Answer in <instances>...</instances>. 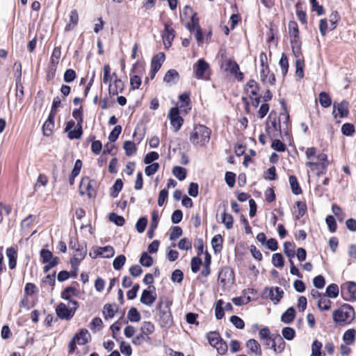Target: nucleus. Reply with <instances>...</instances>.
Instances as JSON below:
<instances>
[{
  "instance_id": "nucleus-19",
  "label": "nucleus",
  "mask_w": 356,
  "mask_h": 356,
  "mask_svg": "<svg viewBox=\"0 0 356 356\" xmlns=\"http://www.w3.org/2000/svg\"><path fill=\"white\" fill-rule=\"evenodd\" d=\"M85 184L88 197H92L95 195V180L90 179L88 177L83 178L81 183V187H83Z\"/></svg>"
},
{
  "instance_id": "nucleus-9",
  "label": "nucleus",
  "mask_w": 356,
  "mask_h": 356,
  "mask_svg": "<svg viewBox=\"0 0 356 356\" xmlns=\"http://www.w3.org/2000/svg\"><path fill=\"white\" fill-rule=\"evenodd\" d=\"M150 288H152L154 291H151L147 289L143 290L140 299L141 303L147 306H151L156 299L155 287L154 286H149V289Z\"/></svg>"
},
{
  "instance_id": "nucleus-46",
  "label": "nucleus",
  "mask_w": 356,
  "mask_h": 356,
  "mask_svg": "<svg viewBox=\"0 0 356 356\" xmlns=\"http://www.w3.org/2000/svg\"><path fill=\"white\" fill-rule=\"evenodd\" d=\"M272 263L275 267L282 268L284 264V258L280 253H275L272 257Z\"/></svg>"
},
{
  "instance_id": "nucleus-43",
  "label": "nucleus",
  "mask_w": 356,
  "mask_h": 356,
  "mask_svg": "<svg viewBox=\"0 0 356 356\" xmlns=\"http://www.w3.org/2000/svg\"><path fill=\"white\" fill-rule=\"evenodd\" d=\"M159 316H160V318L162 321V322H161L162 325H167L171 323V322H172V317H171V314H170V311H168V310H165V311L160 310V312H159Z\"/></svg>"
},
{
  "instance_id": "nucleus-12",
  "label": "nucleus",
  "mask_w": 356,
  "mask_h": 356,
  "mask_svg": "<svg viewBox=\"0 0 356 356\" xmlns=\"http://www.w3.org/2000/svg\"><path fill=\"white\" fill-rule=\"evenodd\" d=\"M175 36L174 29L169 24H165V29L162 38L165 47H170Z\"/></svg>"
},
{
  "instance_id": "nucleus-15",
  "label": "nucleus",
  "mask_w": 356,
  "mask_h": 356,
  "mask_svg": "<svg viewBox=\"0 0 356 356\" xmlns=\"http://www.w3.org/2000/svg\"><path fill=\"white\" fill-rule=\"evenodd\" d=\"M209 68V64L203 59H200L194 65L193 70L197 79H204V74Z\"/></svg>"
},
{
  "instance_id": "nucleus-64",
  "label": "nucleus",
  "mask_w": 356,
  "mask_h": 356,
  "mask_svg": "<svg viewBox=\"0 0 356 356\" xmlns=\"http://www.w3.org/2000/svg\"><path fill=\"white\" fill-rule=\"evenodd\" d=\"M120 349L121 353L126 356H130L132 353L131 346L124 341H120Z\"/></svg>"
},
{
  "instance_id": "nucleus-23",
  "label": "nucleus",
  "mask_w": 356,
  "mask_h": 356,
  "mask_svg": "<svg viewBox=\"0 0 356 356\" xmlns=\"http://www.w3.org/2000/svg\"><path fill=\"white\" fill-rule=\"evenodd\" d=\"M79 14L76 10H72L70 14V23L65 28V31L72 30L78 24Z\"/></svg>"
},
{
  "instance_id": "nucleus-11",
  "label": "nucleus",
  "mask_w": 356,
  "mask_h": 356,
  "mask_svg": "<svg viewBox=\"0 0 356 356\" xmlns=\"http://www.w3.org/2000/svg\"><path fill=\"white\" fill-rule=\"evenodd\" d=\"M56 314L61 319L70 320L74 315V309L67 308L64 303H60L56 309Z\"/></svg>"
},
{
  "instance_id": "nucleus-49",
  "label": "nucleus",
  "mask_w": 356,
  "mask_h": 356,
  "mask_svg": "<svg viewBox=\"0 0 356 356\" xmlns=\"http://www.w3.org/2000/svg\"><path fill=\"white\" fill-rule=\"evenodd\" d=\"M223 301L222 300H219L216 303V308H215V315L217 319L220 320L223 318L225 313H224V308L222 307Z\"/></svg>"
},
{
  "instance_id": "nucleus-50",
  "label": "nucleus",
  "mask_w": 356,
  "mask_h": 356,
  "mask_svg": "<svg viewBox=\"0 0 356 356\" xmlns=\"http://www.w3.org/2000/svg\"><path fill=\"white\" fill-rule=\"evenodd\" d=\"M140 263L143 266L149 267L153 264V259L147 252H143L140 259Z\"/></svg>"
},
{
  "instance_id": "nucleus-16",
  "label": "nucleus",
  "mask_w": 356,
  "mask_h": 356,
  "mask_svg": "<svg viewBox=\"0 0 356 356\" xmlns=\"http://www.w3.org/2000/svg\"><path fill=\"white\" fill-rule=\"evenodd\" d=\"M124 90V83L120 79L115 77L113 83L109 85L108 91L111 95H117Z\"/></svg>"
},
{
  "instance_id": "nucleus-52",
  "label": "nucleus",
  "mask_w": 356,
  "mask_h": 356,
  "mask_svg": "<svg viewBox=\"0 0 356 356\" xmlns=\"http://www.w3.org/2000/svg\"><path fill=\"white\" fill-rule=\"evenodd\" d=\"M76 294V289L74 287H67L61 293L62 298L71 300V298Z\"/></svg>"
},
{
  "instance_id": "nucleus-33",
  "label": "nucleus",
  "mask_w": 356,
  "mask_h": 356,
  "mask_svg": "<svg viewBox=\"0 0 356 356\" xmlns=\"http://www.w3.org/2000/svg\"><path fill=\"white\" fill-rule=\"evenodd\" d=\"M356 336V331L354 329H348L343 336V340L346 345H351L354 343Z\"/></svg>"
},
{
  "instance_id": "nucleus-25",
  "label": "nucleus",
  "mask_w": 356,
  "mask_h": 356,
  "mask_svg": "<svg viewBox=\"0 0 356 356\" xmlns=\"http://www.w3.org/2000/svg\"><path fill=\"white\" fill-rule=\"evenodd\" d=\"M245 89L247 93L249 94L250 97H254L258 95L259 86L257 83L254 80H250L247 83Z\"/></svg>"
},
{
  "instance_id": "nucleus-42",
  "label": "nucleus",
  "mask_w": 356,
  "mask_h": 356,
  "mask_svg": "<svg viewBox=\"0 0 356 356\" xmlns=\"http://www.w3.org/2000/svg\"><path fill=\"white\" fill-rule=\"evenodd\" d=\"M172 173L179 180L182 181L186 178V170L184 168L175 166L172 170Z\"/></svg>"
},
{
  "instance_id": "nucleus-44",
  "label": "nucleus",
  "mask_w": 356,
  "mask_h": 356,
  "mask_svg": "<svg viewBox=\"0 0 356 356\" xmlns=\"http://www.w3.org/2000/svg\"><path fill=\"white\" fill-rule=\"evenodd\" d=\"M326 296L330 298H337L339 295V287L336 284H330L326 289Z\"/></svg>"
},
{
  "instance_id": "nucleus-8",
  "label": "nucleus",
  "mask_w": 356,
  "mask_h": 356,
  "mask_svg": "<svg viewBox=\"0 0 356 356\" xmlns=\"http://www.w3.org/2000/svg\"><path fill=\"white\" fill-rule=\"evenodd\" d=\"M284 291L280 287L266 288L264 291V296L270 299L275 304L280 302L282 298Z\"/></svg>"
},
{
  "instance_id": "nucleus-45",
  "label": "nucleus",
  "mask_w": 356,
  "mask_h": 356,
  "mask_svg": "<svg viewBox=\"0 0 356 356\" xmlns=\"http://www.w3.org/2000/svg\"><path fill=\"white\" fill-rule=\"evenodd\" d=\"M211 262V255L208 252H205L204 268V269L202 271V274L204 276H207L210 274V265Z\"/></svg>"
},
{
  "instance_id": "nucleus-24",
  "label": "nucleus",
  "mask_w": 356,
  "mask_h": 356,
  "mask_svg": "<svg viewBox=\"0 0 356 356\" xmlns=\"http://www.w3.org/2000/svg\"><path fill=\"white\" fill-rule=\"evenodd\" d=\"M15 67H16L17 69L19 70V79L17 80L16 82V96L17 98H19V101L21 102L23 99L24 97V87L22 84L20 82V76H21V64H17V63H15Z\"/></svg>"
},
{
  "instance_id": "nucleus-30",
  "label": "nucleus",
  "mask_w": 356,
  "mask_h": 356,
  "mask_svg": "<svg viewBox=\"0 0 356 356\" xmlns=\"http://www.w3.org/2000/svg\"><path fill=\"white\" fill-rule=\"evenodd\" d=\"M97 254L104 258H110L113 257L115 254L114 248L112 246L106 245L98 248Z\"/></svg>"
},
{
  "instance_id": "nucleus-56",
  "label": "nucleus",
  "mask_w": 356,
  "mask_h": 356,
  "mask_svg": "<svg viewBox=\"0 0 356 356\" xmlns=\"http://www.w3.org/2000/svg\"><path fill=\"white\" fill-rule=\"evenodd\" d=\"M296 10L297 17L299 21L303 24H307L306 14L303 10H302L301 5L300 3H296Z\"/></svg>"
},
{
  "instance_id": "nucleus-39",
  "label": "nucleus",
  "mask_w": 356,
  "mask_h": 356,
  "mask_svg": "<svg viewBox=\"0 0 356 356\" xmlns=\"http://www.w3.org/2000/svg\"><path fill=\"white\" fill-rule=\"evenodd\" d=\"M331 306V301L327 298L325 294H323V296L318 300V307L320 309L323 310H329Z\"/></svg>"
},
{
  "instance_id": "nucleus-2",
  "label": "nucleus",
  "mask_w": 356,
  "mask_h": 356,
  "mask_svg": "<svg viewBox=\"0 0 356 356\" xmlns=\"http://www.w3.org/2000/svg\"><path fill=\"white\" fill-rule=\"evenodd\" d=\"M211 131L203 124H195L189 136V140L193 146L203 147L209 142Z\"/></svg>"
},
{
  "instance_id": "nucleus-53",
  "label": "nucleus",
  "mask_w": 356,
  "mask_h": 356,
  "mask_svg": "<svg viewBox=\"0 0 356 356\" xmlns=\"http://www.w3.org/2000/svg\"><path fill=\"white\" fill-rule=\"evenodd\" d=\"M279 65L282 69V74L284 76L286 74L289 69V62L286 56L282 54L281 58L279 61Z\"/></svg>"
},
{
  "instance_id": "nucleus-41",
  "label": "nucleus",
  "mask_w": 356,
  "mask_h": 356,
  "mask_svg": "<svg viewBox=\"0 0 356 356\" xmlns=\"http://www.w3.org/2000/svg\"><path fill=\"white\" fill-rule=\"evenodd\" d=\"M124 149L127 156H131L136 152V147L134 142L127 140L124 143Z\"/></svg>"
},
{
  "instance_id": "nucleus-51",
  "label": "nucleus",
  "mask_w": 356,
  "mask_h": 356,
  "mask_svg": "<svg viewBox=\"0 0 356 356\" xmlns=\"http://www.w3.org/2000/svg\"><path fill=\"white\" fill-rule=\"evenodd\" d=\"M355 131L354 125L350 123H345L341 127V132L345 136H353Z\"/></svg>"
},
{
  "instance_id": "nucleus-62",
  "label": "nucleus",
  "mask_w": 356,
  "mask_h": 356,
  "mask_svg": "<svg viewBox=\"0 0 356 356\" xmlns=\"http://www.w3.org/2000/svg\"><path fill=\"white\" fill-rule=\"evenodd\" d=\"M122 131V127L120 125L115 126L108 136V140L111 142H115Z\"/></svg>"
},
{
  "instance_id": "nucleus-14",
  "label": "nucleus",
  "mask_w": 356,
  "mask_h": 356,
  "mask_svg": "<svg viewBox=\"0 0 356 356\" xmlns=\"http://www.w3.org/2000/svg\"><path fill=\"white\" fill-rule=\"evenodd\" d=\"M164 60L165 54L163 53H159L153 57L151 62L152 79L154 77L156 73L159 70Z\"/></svg>"
},
{
  "instance_id": "nucleus-21",
  "label": "nucleus",
  "mask_w": 356,
  "mask_h": 356,
  "mask_svg": "<svg viewBox=\"0 0 356 356\" xmlns=\"http://www.w3.org/2000/svg\"><path fill=\"white\" fill-rule=\"evenodd\" d=\"M6 256L8 258V266L10 269H14L17 265V252L13 248L6 250Z\"/></svg>"
},
{
  "instance_id": "nucleus-40",
  "label": "nucleus",
  "mask_w": 356,
  "mask_h": 356,
  "mask_svg": "<svg viewBox=\"0 0 356 356\" xmlns=\"http://www.w3.org/2000/svg\"><path fill=\"white\" fill-rule=\"evenodd\" d=\"M40 257L42 258V261L43 264H47L51 262L56 257L53 256V254L51 251L46 249H42L40 252Z\"/></svg>"
},
{
  "instance_id": "nucleus-28",
  "label": "nucleus",
  "mask_w": 356,
  "mask_h": 356,
  "mask_svg": "<svg viewBox=\"0 0 356 356\" xmlns=\"http://www.w3.org/2000/svg\"><path fill=\"white\" fill-rule=\"evenodd\" d=\"M296 316V311L293 307H289L286 311L282 315L281 321L284 323H291Z\"/></svg>"
},
{
  "instance_id": "nucleus-10",
  "label": "nucleus",
  "mask_w": 356,
  "mask_h": 356,
  "mask_svg": "<svg viewBox=\"0 0 356 356\" xmlns=\"http://www.w3.org/2000/svg\"><path fill=\"white\" fill-rule=\"evenodd\" d=\"M335 118L339 115L340 118L346 117L348 114V103L346 101H342L340 103H334L333 112Z\"/></svg>"
},
{
  "instance_id": "nucleus-7",
  "label": "nucleus",
  "mask_w": 356,
  "mask_h": 356,
  "mask_svg": "<svg viewBox=\"0 0 356 356\" xmlns=\"http://www.w3.org/2000/svg\"><path fill=\"white\" fill-rule=\"evenodd\" d=\"M168 117L170 119V123L175 129V131H179L184 122L183 118L179 115V109L175 107L171 108Z\"/></svg>"
},
{
  "instance_id": "nucleus-1",
  "label": "nucleus",
  "mask_w": 356,
  "mask_h": 356,
  "mask_svg": "<svg viewBox=\"0 0 356 356\" xmlns=\"http://www.w3.org/2000/svg\"><path fill=\"white\" fill-rule=\"evenodd\" d=\"M316 148L309 147L305 151V154L308 161L306 163L311 170L317 171V175L325 174L330 161L327 159V154L324 153L316 154Z\"/></svg>"
},
{
  "instance_id": "nucleus-26",
  "label": "nucleus",
  "mask_w": 356,
  "mask_h": 356,
  "mask_svg": "<svg viewBox=\"0 0 356 356\" xmlns=\"http://www.w3.org/2000/svg\"><path fill=\"white\" fill-rule=\"evenodd\" d=\"M179 78V74L176 70H169L165 74L163 81L167 83H175Z\"/></svg>"
},
{
  "instance_id": "nucleus-17",
  "label": "nucleus",
  "mask_w": 356,
  "mask_h": 356,
  "mask_svg": "<svg viewBox=\"0 0 356 356\" xmlns=\"http://www.w3.org/2000/svg\"><path fill=\"white\" fill-rule=\"evenodd\" d=\"M272 342V348L275 352L281 353L285 347V342L280 334L274 335L273 339L270 340Z\"/></svg>"
},
{
  "instance_id": "nucleus-37",
  "label": "nucleus",
  "mask_w": 356,
  "mask_h": 356,
  "mask_svg": "<svg viewBox=\"0 0 356 356\" xmlns=\"http://www.w3.org/2000/svg\"><path fill=\"white\" fill-rule=\"evenodd\" d=\"M155 327L152 323L145 321L142 323L140 331L147 337L154 332Z\"/></svg>"
},
{
  "instance_id": "nucleus-54",
  "label": "nucleus",
  "mask_w": 356,
  "mask_h": 356,
  "mask_svg": "<svg viewBox=\"0 0 356 356\" xmlns=\"http://www.w3.org/2000/svg\"><path fill=\"white\" fill-rule=\"evenodd\" d=\"M126 261L125 256L121 254L118 256L113 261V266L115 270H120Z\"/></svg>"
},
{
  "instance_id": "nucleus-20",
  "label": "nucleus",
  "mask_w": 356,
  "mask_h": 356,
  "mask_svg": "<svg viewBox=\"0 0 356 356\" xmlns=\"http://www.w3.org/2000/svg\"><path fill=\"white\" fill-rule=\"evenodd\" d=\"M54 118L53 113H49L48 119L44 122L42 126V130L44 136H50L52 133V130L54 127Z\"/></svg>"
},
{
  "instance_id": "nucleus-38",
  "label": "nucleus",
  "mask_w": 356,
  "mask_h": 356,
  "mask_svg": "<svg viewBox=\"0 0 356 356\" xmlns=\"http://www.w3.org/2000/svg\"><path fill=\"white\" fill-rule=\"evenodd\" d=\"M319 102L321 106L327 108L331 106L332 99L328 93L325 92H321L319 94Z\"/></svg>"
},
{
  "instance_id": "nucleus-4",
  "label": "nucleus",
  "mask_w": 356,
  "mask_h": 356,
  "mask_svg": "<svg viewBox=\"0 0 356 356\" xmlns=\"http://www.w3.org/2000/svg\"><path fill=\"white\" fill-rule=\"evenodd\" d=\"M91 339V337L86 329H81L80 332L75 334L71 339L68 345L69 353L72 354L76 348V344L85 345Z\"/></svg>"
},
{
  "instance_id": "nucleus-48",
  "label": "nucleus",
  "mask_w": 356,
  "mask_h": 356,
  "mask_svg": "<svg viewBox=\"0 0 356 356\" xmlns=\"http://www.w3.org/2000/svg\"><path fill=\"white\" fill-rule=\"evenodd\" d=\"M222 222L227 229H230L233 227V217L231 214L227 213L225 211L222 215Z\"/></svg>"
},
{
  "instance_id": "nucleus-5",
  "label": "nucleus",
  "mask_w": 356,
  "mask_h": 356,
  "mask_svg": "<svg viewBox=\"0 0 356 356\" xmlns=\"http://www.w3.org/2000/svg\"><path fill=\"white\" fill-rule=\"evenodd\" d=\"M207 338L209 344L216 348L219 354L224 355L227 353L228 348L227 345L220 337L218 332H210L207 334Z\"/></svg>"
},
{
  "instance_id": "nucleus-6",
  "label": "nucleus",
  "mask_w": 356,
  "mask_h": 356,
  "mask_svg": "<svg viewBox=\"0 0 356 356\" xmlns=\"http://www.w3.org/2000/svg\"><path fill=\"white\" fill-rule=\"evenodd\" d=\"M86 252V249L82 245H79L78 248L75 249L73 257L70 260L72 268L75 273L78 270V266L81 261L84 259Z\"/></svg>"
},
{
  "instance_id": "nucleus-63",
  "label": "nucleus",
  "mask_w": 356,
  "mask_h": 356,
  "mask_svg": "<svg viewBox=\"0 0 356 356\" xmlns=\"http://www.w3.org/2000/svg\"><path fill=\"white\" fill-rule=\"evenodd\" d=\"M123 187V182L120 179H118L114 185L112 187L111 195L113 197H117L119 192L122 190Z\"/></svg>"
},
{
  "instance_id": "nucleus-57",
  "label": "nucleus",
  "mask_w": 356,
  "mask_h": 356,
  "mask_svg": "<svg viewBox=\"0 0 356 356\" xmlns=\"http://www.w3.org/2000/svg\"><path fill=\"white\" fill-rule=\"evenodd\" d=\"M103 327L102 320L99 317H95L92 319L90 323V329L93 332H96L97 330H100Z\"/></svg>"
},
{
  "instance_id": "nucleus-13",
  "label": "nucleus",
  "mask_w": 356,
  "mask_h": 356,
  "mask_svg": "<svg viewBox=\"0 0 356 356\" xmlns=\"http://www.w3.org/2000/svg\"><path fill=\"white\" fill-rule=\"evenodd\" d=\"M225 70L231 74H235L238 80L241 81L243 79V74L239 72L238 65L234 60L227 59L225 60Z\"/></svg>"
},
{
  "instance_id": "nucleus-35",
  "label": "nucleus",
  "mask_w": 356,
  "mask_h": 356,
  "mask_svg": "<svg viewBox=\"0 0 356 356\" xmlns=\"http://www.w3.org/2000/svg\"><path fill=\"white\" fill-rule=\"evenodd\" d=\"M68 133V138L71 140L73 139H79L81 137L83 131H82V125L76 124V127L70 131H67Z\"/></svg>"
},
{
  "instance_id": "nucleus-36",
  "label": "nucleus",
  "mask_w": 356,
  "mask_h": 356,
  "mask_svg": "<svg viewBox=\"0 0 356 356\" xmlns=\"http://www.w3.org/2000/svg\"><path fill=\"white\" fill-rule=\"evenodd\" d=\"M322 343L318 340L313 341L312 344V353L310 356H325V354L321 352Z\"/></svg>"
},
{
  "instance_id": "nucleus-60",
  "label": "nucleus",
  "mask_w": 356,
  "mask_h": 356,
  "mask_svg": "<svg viewBox=\"0 0 356 356\" xmlns=\"http://www.w3.org/2000/svg\"><path fill=\"white\" fill-rule=\"evenodd\" d=\"M177 246L180 250H188L192 248V243L188 238H184L179 241Z\"/></svg>"
},
{
  "instance_id": "nucleus-58",
  "label": "nucleus",
  "mask_w": 356,
  "mask_h": 356,
  "mask_svg": "<svg viewBox=\"0 0 356 356\" xmlns=\"http://www.w3.org/2000/svg\"><path fill=\"white\" fill-rule=\"evenodd\" d=\"M282 334L283 337L286 340H292L295 337L296 332L293 328L286 327L283 328Z\"/></svg>"
},
{
  "instance_id": "nucleus-18",
  "label": "nucleus",
  "mask_w": 356,
  "mask_h": 356,
  "mask_svg": "<svg viewBox=\"0 0 356 356\" xmlns=\"http://www.w3.org/2000/svg\"><path fill=\"white\" fill-rule=\"evenodd\" d=\"M187 27L191 32H193L195 33V38L197 41L202 40L203 37L201 29L198 25L197 22L195 21L194 17H192L191 23L188 24Z\"/></svg>"
},
{
  "instance_id": "nucleus-31",
  "label": "nucleus",
  "mask_w": 356,
  "mask_h": 356,
  "mask_svg": "<svg viewBox=\"0 0 356 356\" xmlns=\"http://www.w3.org/2000/svg\"><path fill=\"white\" fill-rule=\"evenodd\" d=\"M289 35L291 37V42H297L298 38V27L295 22H290L289 23Z\"/></svg>"
},
{
  "instance_id": "nucleus-61",
  "label": "nucleus",
  "mask_w": 356,
  "mask_h": 356,
  "mask_svg": "<svg viewBox=\"0 0 356 356\" xmlns=\"http://www.w3.org/2000/svg\"><path fill=\"white\" fill-rule=\"evenodd\" d=\"M304 61L301 59H298L296 61V74L300 78L302 79L304 76Z\"/></svg>"
},
{
  "instance_id": "nucleus-27",
  "label": "nucleus",
  "mask_w": 356,
  "mask_h": 356,
  "mask_svg": "<svg viewBox=\"0 0 356 356\" xmlns=\"http://www.w3.org/2000/svg\"><path fill=\"white\" fill-rule=\"evenodd\" d=\"M246 346L251 353H253L257 355H261V346L256 340L249 339L246 343Z\"/></svg>"
},
{
  "instance_id": "nucleus-29",
  "label": "nucleus",
  "mask_w": 356,
  "mask_h": 356,
  "mask_svg": "<svg viewBox=\"0 0 356 356\" xmlns=\"http://www.w3.org/2000/svg\"><path fill=\"white\" fill-rule=\"evenodd\" d=\"M223 239L220 234L215 235L211 239V245L216 253L220 252L222 249Z\"/></svg>"
},
{
  "instance_id": "nucleus-32",
  "label": "nucleus",
  "mask_w": 356,
  "mask_h": 356,
  "mask_svg": "<svg viewBox=\"0 0 356 356\" xmlns=\"http://www.w3.org/2000/svg\"><path fill=\"white\" fill-rule=\"evenodd\" d=\"M117 310L115 305L106 304L104 307L103 314L105 319L112 318L114 317Z\"/></svg>"
},
{
  "instance_id": "nucleus-34",
  "label": "nucleus",
  "mask_w": 356,
  "mask_h": 356,
  "mask_svg": "<svg viewBox=\"0 0 356 356\" xmlns=\"http://www.w3.org/2000/svg\"><path fill=\"white\" fill-rule=\"evenodd\" d=\"M289 181L293 193H294L295 195H299L302 193V189L299 186V184L296 176H289Z\"/></svg>"
},
{
  "instance_id": "nucleus-3",
  "label": "nucleus",
  "mask_w": 356,
  "mask_h": 356,
  "mask_svg": "<svg viewBox=\"0 0 356 356\" xmlns=\"http://www.w3.org/2000/svg\"><path fill=\"white\" fill-rule=\"evenodd\" d=\"M355 318L353 308L345 304L333 312V321L336 323H350Z\"/></svg>"
},
{
  "instance_id": "nucleus-47",
  "label": "nucleus",
  "mask_w": 356,
  "mask_h": 356,
  "mask_svg": "<svg viewBox=\"0 0 356 356\" xmlns=\"http://www.w3.org/2000/svg\"><path fill=\"white\" fill-rule=\"evenodd\" d=\"M127 317L131 322H138L140 320V314L135 307L129 310Z\"/></svg>"
},
{
  "instance_id": "nucleus-59",
  "label": "nucleus",
  "mask_w": 356,
  "mask_h": 356,
  "mask_svg": "<svg viewBox=\"0 0 356 356\" xmlns=\"http://www.w3.org/2000/svg\"><path fill=\"white\" fill-rule=\"evenodd\" d=\"M109 220L118 226H122L124 224V218L115 213H110Z\"/></svg>"
},
{
  "instance_id": "nucleus-55",
  "label": "nucleus",
  "mask_w": 356,
  "mask_h": 356,
  "mask_svg": "<svg viewBox=\"0 0 356 356\" xmlns=\"http://www.w3.org/2000/svg\"><path fill=\"white\" fill-rule=\"evenodd\" d=\"M202 261L200 257H193L191 262V270L193 273H196L199 271L200 267L202 265Z\"/></svg>"
},
{
  "instance_id": "nucleus-22",
  "label": "nucleus",
  "mask_w": 356,
  "mask_h": 356,
  "mask_svg": "<svg viewBox=\"0 0 356 356\" xmlns=\"http://www.w3.org/2000/svg\"><path fill=\"white\" fill-rule=\"evenodd\" d=\"M233 272L229 268H225L222 269L218 275V279L220 282L226 284L233 280Z\"/></svg>"
}]
</instances>
